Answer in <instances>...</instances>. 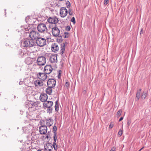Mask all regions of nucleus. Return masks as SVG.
Listing matches in <instances>:
<instances>
[{
	"mask_svg": "<svg viewBox=\"0 0 151 151\" xmlns=\"http://www.w3.org/2000/svg\"><path fill=\"white\" fill-rule=\"evenodd\" d=\"M71 21L73 22V24H75L76 23V21L75 20V18L74 17H73L71 19Z\"/></svg>",
	"mask_w": 151,
	"mask_h": 151,
	"instance_id": "nucleus-35",
	"label": "nucleus"
},
{
	"mask_svg": "<svg viewBox=\"0 0 151 151\" xmlns=\"http://www.w3.org/2000/svg\"><path fill=\"white\" fill-rule=\"evenodd\" d=\"M58 101H56L55 102V110L56 111H58V110L59 105L58 104Z\"/></svg>",
	"mask_w": 151,
	"mask_h": 151,
	"instance_id": "nucleus-24",
	"label": "nucleus"
},
{
	"mask_svg": "<svg viewBox=\"0 0 151 151\" xmlns=\"http://www.w3.org/2000/svg\"><path fill=\"white\" fill-rule=\"evenodd\" d=\"M39 131L41 134H45L47 132V127L45 125H42L39 127Z\"/></svg>",
	"mask_w": 151,
	"mask_h": 151,
	"instance_id": "nucleus-13",
	"label": "nucleus"
},
{
	"mask_svg": "<svg viewBox=\"0 0 151 151\" xmlns=\"http://www.w3.org/2000/svg\"><path fill=\"white\" fill-rule=\"evenodd\" d=\"M114 123L113 122H111L109 125V129H111L113 128L114 126Z\"/></svg>",
	"mask_w": 151,
	"mask_h": 151,
	"instance_id": "nucleus-33",
	"label": "nucleus"
},
{
	"mask_svg": "<svg viewBox=\"0 0 151 151\" xmlns=\"http://www.w3.org/2000/svg\"><path fill=\"white\" fill-rule=\"evenodd\" d=\"M140 91H137V94L138 93V94H140Z\"/></svg>",
	"mask_w": 151,
	"mask_h": 151,
	"instance_id": "nucleus-47",
	"label": "nucleus"
},
{
	"mask_svg": "<svg viewBox=\"0 0 151 151\" xmlns=\"http://www.w3.org/2000/svg\"><path fill=\"white\" fill-rule=\"evenodd\" d=\"M34 84L36 87H41L43 85V82L39 80L35 81Z\"/></svg>",
	"mask_w": 151,
	"mask_h": 151,
	"instance_id": "nucleus-16",
	"label": "nucleus"
},
{
	"mask_svg": "<svg viewBox=\"0 0 151 151\" xmlns=\"http://www.w3.org/2000/svg\"><path fill=\"white\" fill-rule=\"evenodd\" d=\"M115 149H116V148H115L114 147H113L111 149L110 151H114L115 150Z\"/></svg>",
	"mask_w": 151,
	"mask_h": 151,
	"instance_id": "nucleus-42",
	"label": "nucleus"
},
{
	"mask_svg": "<svg viewBox=\"0 0 151 151\" xmlns=\"http://www.w3.org/2000/svg\"><path fill=\"white\" fill-rule=\"evenodd\" d=\"M53 139L54 142H56L57 139V137L56 136V134H54L53 135Z\"/></svg>",
	"mask_w": 151,
	"mask_h": 151,
	"instance_id": "nucleus-36",
	"label": "nucleus"
},
{
	"mask_svg": "<svg viewBox=\"0 0 151 151\" xmlns=\"http://www.w3.org/2000/svg\"><path fill=\"white\" fill-rule=\"evenodd\" d=\"M52 68L50 65H47L44 67V72L47 74H50L52 71Z\"/></svg>",
	"mask_w": 151,
	"mask_h": 151,
	"instance_id": "nucleus-11",
	"label": "nucleus"
},
{
	"mask_svg": "<svg viewBox=\"0 0 151 151\" xmlns=\"http://www.w3.org/2000/svg\"><path fill=\"white\" fill-rule=\"evenodd\" d=\"M141 33H143V29H141Z\"/></svg>",
	"mask_w": 151,
	"mask_h": 151,
	"instance_id": "nucleus-48",
	"label": "nucleus"
},
{
	"mask_svg": "<svg viewBox=\"0 0 151 151\" xmlns=\"http://www.w3.org/2000/svg\"><path fill=\"white\" fill-rule=\"evenodd\" d=\"M31 39L26 38L22 41L21 45L22 47H31L35 45V40L40 36L39 32L33 29L29 32Z\"/></svg>",
	"mask_w": 151,
	"mask_h": 151,
	"instance_id": "nucleus-1",
	"label": "nucleus"
},
{
	"mask_svg": "<svg viewBox=\"0 0 151 151\" xmlns=\"http://www.w3.org/2000/svg\"><path fill=\"white\" fill-rule=\"evenodd\" d=\"M56 81L53 79H49L47 82V85L50 87L53 88L56 85Z\"/></svg>",
	"mask_w": 151,
	"mask_h": 151,
	"instance_id": "nucleus-9",
	"label": "nucleus"
},
{
	"mask_svg": "<svg viewBox=\"0 0 151 151\" xmlns=\"http://www.w3.org/2000/svg\"><path fill=\"white\" fill-rule=\"evenodd\" d=\"M66 7L67 8H69L70 6V2L68 1H66Z\"/></svg>",
	"mask_w": 151,
	"mask_h": 151,
	"instance_id": "nucleus-30",
	"label": "nucleus"
},
{
	"mask_svg": "<svg viewBox=\"0 0 151 151\" xmlns=\"http://www.w3.org/2000/svg\"><path fill=\"white\" fill-rule=\"evenodd\" d=\"M46 43V39L40 37V36L35 40V44L36 43L38 46L40 47H43L45 45Z\"/></svg>",
	"mask_w": 151,
	"mask_h": 151,
	"instance_id": "nucleus-2",
	"label": "nucleus"
},
{
	"mask_svg": "<svg viewBox=\"0 0 151 151\" xmlns=\"http://www.w3.org/2000/svg\"><path fill=\"white\" fill-rule=\"evenodd\" d=\"M32 105L30 103H29L28 104H27L26 106V107L28 108V109L32 108Z\"/></svg>",
	"mask_w": 151,
	"mask_h": 151,
	"instance_id": "nucleus-31",
	"label": "nucleus"
},
{
	"mask_svg": "<svg viewBox=\"0 0 151 151\" xmlns=\"http://www.w3.org/2000/svg\"><path fill=\"white\" fill-rule=\"evenodd\" d=\"M65 51V45H64L63 46H61V50L60 51V53L62 54H63Z\"/></svg>",
	"mask_w": 151,
	"mask_h": 151,
	"instance_id": "nucleus-22",
	"label": "nucleus"
},
{
	"mask_svg": "<svg viewBox=\"0 0 151 151\" xmlns=\"http://www.w3.org/2000/svg\"><path fill=\"white\" fill-rule=\"evenodd\" d=\"M141 150V149H140L138 151H140Z\"/></svg>",
	"mask_w": 151,
	"mask_h": 151,
	"instance_id": "nucleus-54",
	"label": "nucleus"
},
{
	"mask_svg": "<svg viewBox=\"0 0 151 151\" xmlns=\"http://www.w3.org/2000/svg\"><path fill=\"white\" fill-rule=\"evenodd\" d=\"M68 10L65 7H62L60 9V17L62 18H64L66 17L68 14Z\"/></svg>",
	"mask_w": 151,
	"mask_h": 151,
	"instance_id": "nucleus-5",
	"label": "nucleus"
},
{
	"mask_svg": "<svg viewBox=\"0 0 151 151\" xmlns=\"http://www.w3.org/2000/svg\"><path fill=\"white\" fill-rule=\"evenodd\" d=\"M49 60L52 63H56L57 61V55L56 54H49Z\"/></svg>",
	"mask_w": 151,
	"mask_h": 151,
	"instance_id": "nucleus-6",
	"label": "nucleus"
},
{
	"mask_svg": "<svg viewBox=\"0 0 151 151\" xmlns=\"http://www.w3.org/2000/svg\"><path fill=\"white\" fill-rule=\"evenodd\" d=\"M32 105L33 106L37 107V103L36 102H32L31 103Z\"/></svg>",
	"mask_w": 151,
	"mask_h": 151,
	"instance_id": "nucleus-28",
	"label": "nucleus"
},
{
	"mask_svg": "<svg viewBox=\"0 0 151 151\" xmlns=\"http://www.w3.org/2000/svg\"><path fill=\"white\" fill-rule=\"evenodd\" d=\"M46 58L43 56L39 57L37 60V63L39 65H43L46 63Z\"/></svg>",
	"mask_w": 151,
	"mask_h": 151,
	"instance_id": "nucleus-4",
	"label": "nucleus"
},
{
	"mask_svg": "<svg viewBox=\"0 0 151 151\" xmlns=\"http://www.w3.org/2000/svg\"><path fill=\"white\" fill-rule=\"evenodd\" d=\"M123 132V131L122 130H121L119 131L118 133V135L120 136H121Z\"/></svg>",
	"mask_w": 151,
	"mask_h": 151,
	"instance_id": "nucleus-37",
	"label": "nucleus"
},
{
	"mask_svg": "<svg viewBox=\"0 0 151 151\" xmlns=\"http://www.w3.org/2000/svg\"><path fill=\"white\" fill-rule=\"evenodd\" d=\"M53 104V102L51 101H46L44 102L43 106L44 107L47 108L48 107L52 106Z\"/></svg>",
	"mask_w": 151,
	"mask_h": 151,
	"instance_id": "nucleus-15",
	"label": "nucleus"
},
{
	"mask_svg": "<svg viewBox=\"0 0 151 151\" xmlns=\"http://www.w3.org/2000/svg\"><path fill=\"white\" fill-rule=\"evenodd\" d=\"M122 112V110L120 109L117 112V114L118 117H119L121 115V113Z\"/></svg>",
	"mask_w": 151,
	"mask_h": 151,
	"instance_id": "nucleus-27",
	"label": "nucleus"
},
{
	"mask_svg": "<svg viewBox=\"0 0 151 151\" xmlns=\"http://www.w3.org/2000/svg\"><path fill=\"white\" fill-rule=\"evenodd\" d=\"M70 18V16H68L67 17V19H66V20H68Z\"/></svg>",
	"mask_w": 151,
	"mask_h": 151,
	"instance_id": "nucleus-45",
	"label": "nucleus"
},
{
	"mask_svg": "<svg viewBox=\"0 0 151 151\" xmlns=\"http://www.w3.org/2000/svg\"><path fill=\"white\" fill-rule=\"evenodd\" d=\"M57 128L55 126H54L53 128L52 132L54 133V134H56V131H57Z\"/></svg>",
	"mask_w": 151,
	"mask_h": 151,
	"instance_id": "nucleus-25",
	"label": "nucleus"
},
{
	"mask_svg": "<svg viewBox=\"0 0 151 151\" xmlns=\"http://www.w3.org/2000/svg\"><path fill=\"white\" fill-rule=\"evenodd\" d=\"M22 83V82H19V84H22V83Z\"/></svg>",
	"mask_w": 151,
	"mask_h": 151,
	"instance_id": "nucleus-52",
	"label": "nucleus"
},
{
	"mask_svg": "<svg viewBox=\"0 0 151 151\" xmlns=\"http://www.w3.org/2000/svg\"><path fill=\"white\" fill-rule=\"evenodd\" d=\"M140 98V94H137L136 97V100L137 101H138L139 98Z\"/></svg>",
	"mask_w": 151,
	"mask_h": 151,
	"instance_id": "nucleus-34",
	"label": "nucleus"
},
{
	"mask_svg": "<svg viewBox=\"0 0 151 151\" xmlns=\"http://www.w3.org/2000/svg\"><path fill=\"white\" fill-rule=\"evenodd\" d=\"M141 89L140 88L139 91L141 92Z\"/></svg>",
	"mask_w": 151,
	"mask_h": 151,
	"instance_id": "nucleus-50",
	"label": "nucleus"
},
{
	"mask_svg": "<svg viewBox=\"0 0 151 151\" xmlns=\"http://www.w3.org/2000/svg\"><path fill=\"white\" fill-rule=\"evenodd\" d=\"M123 117H121V118H120L119 120V122H120V121H122V120H123Z\"/></svg>",
	"mask_w": 151,
	"mask_h": 151,
	"instance_id": "nucleus-43",
	"label": "nucleus"
},
{
	"mask_svg": "<svg viewBox=\"0 0 151 151\" xmlns=\"http://www.w3.org/2000/svg\"><path fill=\"white\" fill-rule=\"evenodd\" d=\"M60 73H59V75H58V77H59V76H60Z\"/></svg>",
	"mask_w": 151,
	"mask_h": 151,
	"instance_id": "nucleus-49",
	"label": "nucleus"
},
{
	"mask_svg": "<svg viewBox=\"0 0 151 151\" xmlns=\"http://www.w3.org/2000/svg\"><path fill=\"white\" fill-rule=\"evenodd\" d=\"M51 49L52 51L54 52H56L59 50V47L57 43L52 44L51 46Z\"/></svg>",
	"mask_w": 151,
	"mask_h": 151,
	"instance_id": "nucleus-17",
	"label": "nucleus"
},
{
	"mask_svg": "<svg viewBox=\"0 0 151 151\" xmlns=\"http://www.w3.org/2000/svg\"><path fill=\"white\" fill-rule=\"evenodd\" d=\"M37 29L39 32L41 33H44L47 30V28L46 25L42 23L38 25Z\"/></svg>",
	"mask_w": 151,
	"mask_h": 151,
	"instance_id": "nucleus-3",
	"label": "nucleus"
},
{
	"mask_svg": "<svg viewBox=\"0 0 151 151\" xmlns=\"http://www.w3.org/2000/svg\"><path fill=\"white\" fill-rule=\"evenodd\" d=\"M68 14L70 15L73 16V12L72 10L69 9L68 10Z\"/></svg>",
	"mask_w": 151,
	"mask_h": 151,
	"instance_id": "nucleus-26",
	"label": "nucleus"
},
{
	"mask_svg": "<svg viewBox=\"0 0 151 151\" xmlns=\"http://www.w3.org/2000/svg\"><path fill=\"white\" fill-rule=\"evenodd\" d=\"M59 37V39H58V40H59V42H60L62 41V35L60 34L59 35V36H57Z\"/></svg>",
	"mask_w": 151,
	"mask_h": 151,
	"instance_id": "nucleus-32",
	"label": "nucleus"
},
{
	"mask_svg": "<svg viewBox=\"0 0 151 151\" xmlns=\"http://www.w3.org/2000/svg\"><path fill=\"white\" fill-rule=\"evenodd\" d=\"M52 32L54 37L59 36L60 34V31L59 29L57 27H54L52 29Z\"/></svg>",
	"mask_w": 151,
	"mask_h": 151,
	"instance_id": "nucleus-8",
	"label": "nucleus"
},
{
	"mask_svg": "<svg viewBox=\"0 0 151 151\" xmlns=\"http://www.w3.org/2000/svg\"><path fill=\"white\" fill-rule=\"evenodd\" d=\"M143 148H144L143 147H142V148H141V149H142Z\"/></svg>",
	"mask_w": 151,
	"mask_h": 151,
	"instance_id": "nucleus-55",
	"label": "nucleus"
},
{
	"mask_svg": "<svg viewBox=\"0 0 151 151\" xmlns=\"http://www.w3.org/2000/svg\"><path fill=\"white\" fill-rule=\"evenodd\" d=\"M109 3L108 0H104V4H107Z\"/></svg>",
	"mask_w": 151,
	"mask_h": 151,
	"instance_id": "nucleus-40",
	"label": "nucleus"
},
{
	"mask_svg": "<svg viewBox=\"0 0 151 151\" xmlns=\"http://www.w3.org/2000/svg\"><path fill=\"white\" fill-rule=\"evenodd\" d=\"M48 22L50 23L56 24L58 22V19L56 17H50L47 19Z\"/></svg>",
	"mask_w": 151,
	"mask_h": 151,
	"instance_id": "nucleus-10",
	"label": "nucleus"
},
{
	"mask_svg": "<svg viewBox=\"0 0 151 151\" xmlns=\"http://www.w3.org/2000/svg\"><path fill=\"white\" fill-rule=\"evenodd\" d=\"M47 74L45 72L39 73L37 75V78L40 80L44 81L47 78Z\"/></svg>",
	"mask_w": 151,
	"mask_h": 151,
	"instance_id": "nucleus-7",
	"label": "nucleus"
},
{
	"mask_svg": "<svg viewBox=\"0 0 151 151\" xmlns=\"http://www.w3.org/2000/svg\"><path fill=\"white\" fill-rule=\"evenodd\" d=\"M70 26H67L65 28V29L66 31H68L70 30Z\"/></svg>",
	"mask_w": 151,
	"mask_h": 151,
	"instance_id": "nucleus-38",
	"label": "nucleus"
},
{
	"mask_svg": "<svg viewBox=\"0 0 151 151\" xmlns=\"http://www.w3.org/2000/svg\"><path fill=\"white\" fill-rule=\"evenodd\" d=\"M56 145V142H54L53 143V147L55 146Z\"/></svg>",
	"mask_w": 151,
	"mask_h": 151,
	"instance_id": "nucleus-44",
	"label": "nucleus"
},
{
	"mask_svg": "<svg viewBox=\"0 0 151 151\" xmlns=\"http://www.w3.org/2000/svg\"><path fill=\"white\" fill-rule=\"evenodd\" d=\"M52 87H50L48 86V88H46L45 90L46 92L48 95H50L51 94L52 92Z\"/></svg>",
	"mask_w": 151,
	"mask_h": 151,
	"instance_id": "nucleus-19",
	"label": "nucleus"
},
{
	"mask_svg": "<svg viewBox=\"0 0 151 151\" xmlns=\"http://www.w3.org/2000/svg\"><path fill=\"white\" fill-rule=\"evenodd\" d=\"M37 151H42L40 150H37Z\"/></svg>",
	"mask_w": 151,
	"mask_h": 151,
	"instance_id": "nucleus-53",
	"label": "nucleus"
},
{
	"mask_svg": "<svg viewBox=\"0 0 151 151\" xmlns=\"http://www.w3.org/2000/svg\"><path fill=\"white\" fill-rule=\"evenodd\" d=\"M46 138H48V136L47 135L46 136Z\"/></svg>",
	"mask_w": 151,
	"mask_h": 151,
	"instance_id": "nucleus-51",
	"label": "nucleus"
},
{
	"mask_svg": "<svg viewBox=\"0 0 151 151\" xmlns=\"http://www.w3.org/2000/svg\"><path fill=\"white\" fill-rule=\"evenodd\" d=\"M54 147V149H55V150H57V146H56V147L54 146V147Z\"/></svg>",
	"mask_w": 151,
	"mask_h": 151,
	"instance_id": "nucleus-46",
	"label": "nucleus"
},
{
	"mask_svg": "<svg viewBox=\"0 0 151 151\" xmlns=\"http://www.w3.org/2000/svg\"><path fill=\"white\" fill-rule=\"evenodd\" d=\"M40 100L42 102H45L48 99V96L46 93H41L40 96Z\"/></svg>",
	"mask_w": 151,
	"mask_h": 151,
	"instance_id": "nucleus-14",
	"label": "nucleus"
},
{
	"mask_svg": "<svg viewBox=\"0 0 151 151\" xmlns=\"http://www.w3.org/2000/svg\"><path fill=\"white\" fill-rule=\"evenodd\" d=\"M147 96V92H146V93H143L142 95L141 96V98L142 99H145L146 97Z\"/></svg>",
	"mask_w": 151,
	"mask_h": 151,
	"instance_id": "nucleus-23",
	"label": "nucleus"
},
{
	"mask_svg": "<svg viewBox=\"0 0 151 151\" xmlns=\"http://www.w3.org/2000/svg\"><path fill=\"white\" fill-rule=\"evenodd\" d=\"M69 84L68 82H66L65 83V86L67 87H68L69 86Z\"/></svg>",
	"mask_w": 151,
	"mask_h": 151,
	"instance_id": "nucleus-39",
	"label": "nucleus"
},
{
	"mask_svg": "<svg viewBox=\"0 0 151 151\" xmlns=\"http://www.w3.org/2000/svg\"><path fill=\"white\" fill-rule=\"evenodd\" d=\"M1 95V94L0 93V96Z\"/></svg>",
	"mask_w": 151,
	"mask_h": 151,
	"instance_id": "nucleus-56",
	"label": "nucleus"
},
{
	"mask_svg": "<svg viewBox=\"0 0 151 151\" xmlns=\"http://www.w3.org/2000/svg\"><path fill=\"white\" fill-rule=\"evenodd\" d=\"M52 106L47 107V113H49V114L52 113V111L53 110L52 108L51 107Z\"/></svg>",
	"mask_w": 151,
	"mask_h": 151,
	"instance_id": "nucleus-21",
	"label": "nucleus"
},
{
	"mask_svg": "<svg viewBox=\"0 0 151 151\" xmlns=\"http://www.w3.org/2000/svg\"><path fill=\"white\" fill-rule=\"evenodd\" d=\"M25 62L28 65L31 64L32 63L31 59L29 57L25 59Z\"/></svg>",
	"mask_w": 151,
	"mask_h": 151,
	"instance_id": "nucleus-20",
	"label": "nucleus"
},
{
	"mask_svg": "<svg viewBox=\"0 0 151 151\" xmlns=\"http://www.w3.org/2000/svg\"><path fill=\"white\" fill-rule=\"evenodd\" d=\"M52 144L50 143H47L44 145L45 151H51L53 149Z\"/></svg>",
	"mask_w": 151,
	"mask_h": 151,
	"instance_id": "nucleus-12",
	"label": "nucleus"
},
{
	"mask_svg": "<svg viewBox=\"0 0 151 151\" xmlns=\"http://www.w3.org/2000/svg\"><path fill=\"white\" fill-rule=\"evenodd\" d=\"M131 122L129 120L127 121V124L128 125V127H129V126L130 125Z\"/></svg>",
	"mask_w": 151,
	"mask_h": 151,
	"instance_id": "nucleus-41",
	"label": "nucleus"
},
{
	"mask_svg": "<svg viewBox=\"0 0 151 151\" xmlns=\"http://www.w3.org/2000/svg\"><path fill=\"white\" fill-rule=\"evenodd\" d=\"M53 121L51 118L48 119L46 120V124L47 126L50 127L53 124Z\"/></svg>",
	"mask_w": 151,
	"mask_h": 151,
	"instance_id": "nucleus-18",
	"label": "nucleus"
},
{
	"mask_svg": "<svg viewBox=\"0 0 151 151\" xmlns=\"http://www.w3.org/2000/svg\"><path fill=\"white\" fill-rule=\"evenodd\" d=\"M68 32H65L63 34L64 38L68 37Z\"/></svg>",
	"mask_w": 151,
	"mask_h": 151,
	"instance_id": "nucleus-29",
	"label": "nucleus"
}]
</instances>
